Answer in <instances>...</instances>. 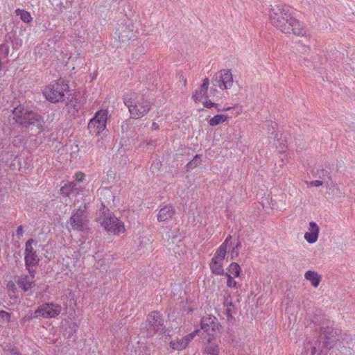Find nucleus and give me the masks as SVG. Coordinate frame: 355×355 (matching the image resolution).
Returning a JSON list of instances; mask_svg holds the SVG:
<instances>
[{
  "label": "nucleus",
  "mask_w": 355,
  "mask_h": 355,
  "mask_svg": "<svg viewBox=\"0 0 355 355\" xmlns=\"http://www.w3.org/2000/svg\"><path fill=\"white\" fill-rule=\"evenodd\" d=\"M10 320V315L5 311H0V323L1 325H6Z\"/></svg>",
  "instance_id": "obj_27"
},
{
  "label": "nucleus",
  "mask_w": 355,
  "mask_h": 355,
  "mask_svg": "<svg viewBox=\"0 0 355 355\" xmlns=\"http://www.w3.org/2000/svg\"><path fill=\"white\" fill-rule=\"evenodd\" d=\"M209 85V80L208 78H205L203 80L202 85L196 90L195 94L193 95V98L196 101H201L202 98H207V90Z\"/></svg>",
  "instance_id": "obj_17"
},
{
  "label": "nucleus",
  "mask_w": 355,
  "mask_h": 355,
  "mask_svg": "<svg viewBox=\"0 0 355 355\" xmlns=\"http://www.w3.org/2000/svg\"><path fill=\"white\" fill-rule=\"evenodd\" d=\"M205 352L211 355H218L219 348L216 345L209 343L205 348Z\"/></svg>",
  "instance_id": "obj_26"
},
{
  "label": "nucleus",
  "mask_w": 355,
  "mask_h": 355,
  "mask_svg": "<svg viewBox=\"0 0 355 355\" xmlns=\"http://www.w3.org/2000/svg\"><path fill=\"white\" fill-rule=\"evenodd\" d=\"M34 274L22 275L18 278L17 284L23 291H28L35 286Z\"/></svg>",
  "instance_id": "obj_15"
},
{
  "label": "nucleus",
  "mask_w": 355,
  "mask_h": 355,
  "mask_svg": "<svg viewBox=\"0 0 355 355\" xmlns=\"http://www.w3.org/2000/svg\"><path fill=\"white\" fill-rule=\"evenodd\" d=\"M8 355H21V354L19 352V351L17 348L11 347L9 349Z\"/></svg>",
  "instance_id": "obj_35"
},
{
  "label": "nucleus",
  "mask_w": 355,
  "mask_h": 355,
  "mask_svg": "<svg viewBox=\"0 0 355 355\" xmlns=\"http://www.w3.org/2000/svg\"><path fill=\"white\" fill-rule=\"evenodd\" d=\"M224 275L227 277V279H233V277L231 276V273H230V272L229 273L226 272Z\"/></svg>",
  "instance_id": "obj_42"
},
{
  "label": "nucleus",
  "mask_w": 355,
  "mask_h": 355,
  "mask_svg": "<svg viewBox=\"0 0 355 355\" xmlns=\"http://www.w3.org/2000/svg\"><path fill=\"white\" fill-rule=\"evenodd\" d=\"M13 118L20 125L27 128L31 125L38 128L44 122L42 116L33 112L25 109L23 105H19L12 111Z\"/></svg>",
  "instance_id": "obj_3"
},
{
  "label": "nucleus",
  "mask_w": 355,
  "mask_h": 355,
  "mask_svg": "<svg viewBox=\"0 0 355 355\" xmlns=\"http://www.w3.org/2000/svg\"><path fill=\"white\" fill-rule=\"evenodd\" d=\"M303 51H304V52H309L310 51V48L309 46H303Z\"/></svg>",
  "instance_id": "obj_43"
},
{
  "label": "nucleus",
  "mask_w": 355,
  "mask_h": 355,
  "mask_svg": "<svg viewBox=\"0 0 355 355\" xmlns=\"http://www.w3.org/2000/svg\"><path fill=\"white\" fill-rule=\"evenodd\" d=\"M209 322L212 323L213 319L211 318H202V321H201V329L207 333H209V331L211 329V327L209 326Z\"/></svg>",
  "instance_id": "obj_28"
},
{
  "label": "nucleus",
  "mask_w": 355,
  "mask_h": 355,
  "mask_svg": "<svg viewBox=\"0 0 355 355\" xmlns=\"http://www.w3.org/2000/svg\"><path fill=\"white\" fill-rule=\"evenodd\" d=\"M226 314L227 315V318H228V320H230V318H232V313H231V310L230 308H227L226 309Z\"/></svg>",
  "instance_id": "obj_40"
},
{
  "label": "nucleus",
  "mask_w": 355,
  "mask_h": 355,
  "mask_svg": "<svg viewBox=\"0 0 355 355\" xmlns=\"http://www.w3.org/2000/svg\"><path fill=\"white\" fill-rule=\"evenodd\" d=\"M98 221L108 232L111 230V214L107 207L103 206L98 213Z\"/></svg>",
  "instance_id": "obj_14"
},
{
  "label": "nucleus",
  "mask_w": 355,
  "mask_h": 355,
  "mask_svg": "<svg viewBox=\"0 0 355 355\" xmlns=\"http://www.w3.org/2000/svg\"><path fill=\"white\" fill-rule=\"evenodd\" d=\"M107 112L104 110L98 111L88 123L87 128L89 132L93 135H98L105 130Z\"/></svg>",
  "instance_id": "obj_12"
},
{
  "label": "nucleus",
  "mask_w": 355,
  "mask_h": 355,
  "mask_svg": "<svg viewBox=\"0 0 355 355\" xmlns=\"http://www.w3.org/2000/svg\"><path fill=\"white\" fill-rule=\"evenodd\" d=\"M195 336V332L191 333L184 338H182L183 343L185 344L186 347H187L189 344V343L194 338Z\"/></svg>",
  "instance_id": "obj_30"
},
{
  "label": "nucleus",
  "mask_w": 355,
  "mask_h": 355,
  "mask_svg": "<svg viewBox=\"0 0 355 355\" xmlns=\"http://www.w3.org/2000/svg\"><path fill=\"white\" fill-rule=\"evenodd\" d=\"M37 243L33 239H28L25 244V263L29 274L35 273V267L37 266L40 258L33 244Z\"/></svg>",
  "instance_id": "obj_9"
},
{
  "label": "nucleus",
  "mask_w": 355,
  "mask_h": 355,
  "mask_svg": "<svg viewBox=\"0 0 355 355\" xmlns=\"http://www.w3.org/2000/svg\"><path fill=\"white\" fill-rule=\"evenodd\" d=\"M33 318H34V313L33 314H30V315H27L26 317H24L23 318V320L25 322V321H27V320H32Z\"/></svg>",
  "instance_id": "obj_38"
},
{
  "label": "nucleus",
  "mask_w": 355,
  "mask_h": 355,
  "mask_svg": "<svg viewBox=\"0 0 355 355\" xmlns=\"http://www.w3.org/2000/svg\"><path fill=\"white\" fill-rule=\"evenodd\" d=\"M16 15L20 17V19L25 23H28L32 20L30 13L24 10H16Z\"/></svg>",
  "instance_id": "obj_23"
},
{
  "label": "nucleus",
  "mask_w": 355,
  "mask_h": 355,
  "mask_svg": "<svg viewBox=\"0 0 355 355\" xmlns=\"http://www.w3.org/2000/svg\"><path fill=\"white\" fill-rule=\"evenodd\" d=\"M16 234L19 237L22 236V234H23V227L22 226H19L17 227Z\"/></svg>",
  "instance_id": "obj_37"
},
{
  "label": "nucleus",
  "mask_w": 355,
  "mask_h": 355,
  "mask_svg": "<svg viewBox=\"0 0 355 355\" xmlns=\"http://www.w3.org/2000/svg\"><path fill=\"white\" fill-rule=\"evenodd\" d=\"M175 209L171 205H166L162 208L157 215V220L159 222L165 221L173 216Z\"/></svg>",
  "instance_id": "obj_18"
},
{
  "label": "nucleus",
  "mask_w": 355,
  "mask_h": 355,
  "mask_svg": "<svg viewBox=\"0 0 355 355\" xmlns=\"http://www.w3.org/2000/svg\"><path fill=\"white\" fill-rule=\"evenodd\" d=\"M62 311V306L55 303H44L34 312V318H54L59 315Z\"/></svg>",
  "instance_id": "obj_10"
},
{
  "label": "nucleus",
  "mask_w": 355,
  "mask_h": 355,
  "mask_svg": "<svg viewBox=\"0 0 355 355\" xmlns=\"http://www.w3.org/2000/svg\"><path fill=\"white\" fill-rule=\"evenodd\" d=\"M320 228L315 222L309 223V232L304 234V239L309 243H314L318 239Z\"/></svg>",
  "instance_id": "obj_16"
},
{
  "label": "nucleus",
  "mask_w": 355,
  "mask_h": 355,
  "mask_svg": "<svg viewBox=\"0 0 355 355\" xmlns=\"http://www.w3.org/2000/svg\"><path fill=\"white\" fill-rule=\"evenodd\" d=\"M322 184H323L322 181H320V180H313V181L310 182L309 184L311 187H319L322 186Z\"/></svg>",
  "instance_id": "obj_34"
},
{
  "label": "nucleus",
  "mask_w": 355,
  "mask_h": 355,
  "mask_svg": "<svg viewBox=\"0 0 355 355\" xmlns=\"http://www.w3.org/2000/svg\"><path fill=\"white\" fill-rule=\"evenodd\" d=\"M230 108V107H227L226 109H225V110H229Z\"/></svg>",
  "instance_id": "obj_45"
},
{
  "label": "nucleus",
  "mask_w": 355,
  "mask_h": 355,
  "mask_svg": "<svg viewBox=\"0 0 355 355\" xmlns=\"http://www.w3.org/2000/svg\"><path fill=\"white\" fill-rule=\"evenodd\" d=\"M237 285V282L233 279H227V286L229 288H236Z\"/></svg>",
  "instance_id": "obj_32"
},
{
  "label": "nucleus",
  "mask_w": 355,
  "mask_h": 355,
  "mask_svg": "<svg viewBox=\"0 0 355 355\" xmlns=\"http://www.w3.org/2000/svg\"><path fill=\"white\" fill-rule=\"evenodd\" d=\"M304 277L309 280L314 288H317L321 281V277L318 272L313 270H308L305 272Z\"/></svg>",
  "instance_id": "obj_20"
},
{
  "label": "nucleus",
  "mask_w": 355,
  "mask_h": 355,
  "mask_svg": "<svg viewBox=\"0 0 355 355\" xmlns=\"http://www.w3.org/2000/svg\"><path fill=\"white\" fill-rule=\"evenodd\" d=\"M86 209V205L85 204L73 211L69 223L73 230L80 232L87 230L88 220L85 214Z\"/></svg>",
  "instance_id": "obj_8"
},
{
  "label": "nucleus",
  "mask_w": 355,
  "mask_h": 355,
  "mask_svg": "<svg viewBox=\"0 0 355 355\" xmlns=\"http://www.w3.org/2000/svg\"><path fill=\"white\" fill-rule=\"evenodd\" d=\"M232 302H229V303L227 304V306H232Z\"/></svg>",
  "instance_id": "obj_44"
},
{
  "label": "nucleus",
  "mask_w": 355,
  "mask_h": 355,
  "mask_svg": "<svg viewBox=\"0 0 355 355\" xmlns=\"http://www.w3.org/2000/svg\"><path fill=\"white\" fill-rule=\"evenodd\" d=\"M228 247L231 248L229 251V256L231 259H234L239 254L241 248V242L239 240H237L236 242H232L231 239L227 245V248Z\"/></svg>",
  "instance_id": "obj_19"
},
{
  "label": "nucleus",
  "mask_w": 355,
  "mask_h": 355,
  "mask_svg": "<svg viewBox=\"0 0 355 355\" xmlns=\"http://www.w3.org/2000/svg\"><path fill=\"white\" fill-rule=\"evenodd\" d=\"M68 90V85L62 79L51 83L43 92L44 96L49 101L55 103L63 99L64 92Z\"/></svg>",
  "instance_id": "obj_6"
},
{
  "label": "nucleus",
  "mask_w": 355,
  "mask_h": 355,
  "mask_svg": "<svg viewBox=\"0 0 355 355\" xmlns=\"http://www.w3.org/2000/svg\"><path fill=\"white\" fill-rule=\"evenodd\" d=\"M152 129L153 130H157V129H159V125L157 123L153 122V124H152Z\"/></svg>",
  "instance_id": "obj_41"
},
{
  "label": "nucleus",
  "mask_w": 355,
  "mask_h": 355,
  "mask_svg": "<svg viewBox=\"0 0 355 355\" xmlns=\"http://www.w3.org/2000/svg\"><path fill=\"white\" fill-rule=\"evenodd\" d=\"M228 271L230 273L233 274L235 277H237L239 276L241 272L240 266L236 262H232L229 266Z\"/></svg>",
  "instance_id": "obj_25"
},
{
  "label": "nucleus",
  "mask_w": 355,
  "mask_h": 355,
  "mask_svg": "<svg viewBox=\"0 0 355 355\" xmlns=\"http://www.w3.org/2000/svg\"><path fill=\"white\" fill-rule=\"evenodd\" d=\"M146 328L148 336H153L156 333H162L164 334L165 336L171 338L169 331L165 330L164 318L159 311H152L148 315Z\"/></svg>",
  "instance_id": "obj_5"
},
{
  "label": "nucleus",
  "mask_w": 355,
  "mask_h": 355,
  "mask_svg": "<svg viewBox=\"0 0 355 355\" xmlns=\"http://www.w3.org/2000/svg\"><path fill=\"white\" fill-rule=\"evenodd\" d=\"M69 328L71 329V331L76 332L77 331L78 326L76 323L73 322L69 324Z\"/></svg>",
  "instance_id": "obj_36"
},
{
  "label": "nucleus",
  "mask_w": 355,
  "mask_h": 355,
  "mask_svg": "<svg viewBox=\"0 0 355 355\" xmlns=\"http://www.w3.org/2000/svg\"><path fill=\"white\" fill-rule=\"evenodd\" d=\"M320 330L322 331L320 338L321 339L324 340H320L315 342V344L311 349V355L326 352L328 349H330L332 347L333 343L334 341L333 339L334 331L331 328L321 327Z\"/></svg>",
  "instance_id": "obj_7"
},
{
  "label": "nucleus",
  "mask_w": 355,
  "mask_h": 355,
  "mask_svg": "<svg viewBox=\"0 0 355 355\" xmlns=\"http://www.w3.org/2000/svg\"><path fill=\"white\" fill-rule=\"evenodd\" d=\"M0 51H5L6 53H8L9 49L6 45L1 44L0 45Z\"/></svg>",
  "instance_id": "obj_39"
},
{
  "label": "nucleus",
  "mask_w": 355,
  "mask_h": 355,
  "mask_svg": "<svg viewBox=\"0 0 355 355\" xmlns=\"http://www.w3.org/2000/svg\"><path fill=\"white\" fill-rule=\"evenodd\" d=\"M170 347L175 350H182L187 347L182 339H177L170 342Z\"/></svg>",
  "instance_id": "obj_24"
},
{
  "label": "nucleus",
  "mask_w": 355,
  "mask_h": 355,
  "mask_svg": "<svg viewBox=\"0 0 355 355\" xmlns=\"http://www.w3.org/2000/svg\"><path fill=\"white\" fill-rule=\"evenodd\" d=\"M85 178V174L83 173H76V180L64 184L60 189V192L63 196H69L71 194L76 195L78 193L77 183L83 182Z\"/></svg>",
  "instance_id": "obj_13"
},
{
  "label": "nucleus",
  "mask_w": 355,
  "mask_h": 355,
  "mask_svg": "<svg viewBox=\"0 0 355 355\" xmlns=\"http://www.w3.org/2000/svg\"><path fill=\"white\" fill-rule=\"evenodd\" d=\"M125 231L123 223L116 217L112 216V234L120 235Z\"/></svg>",
  "instance_id": "obj_21"
},
{
  "label": "nucleus",
  "mask_w": 355,
  "mask_h": 355,
  "mask_svg": "<svg viewBox=\"0 0 355 355\" xmlns=\"http://www.w3.org/2000/svg\"><path fill=\"white\" fill-rule=\"evenodd\" d=\"M115 33L118 35L119 40H121L122 42L125 40V38H130L128 35H123L120 29H118Z\"/></svg>",
  "instance_id": "obj_31"
},
{
  "label": "nucleus",
  "mask_w": 355,
  "mask_h": 355,
  "mask_svg": "<svg viewBox=\"0 0 355 355\" xmlns=\"http://www.w3.org/2000/svg\"><path fill=\"white\" fill-rule=\"evenodd\" d=\"M214 86L222 89H227L233 85V76L230 69H223L214 74L211 79Z\"/></svg>",
  "instance_id": "obj_11"
},
{
  "label": "nucleus",
  "mask_w": 355,
  "mask_h": 355,
  "mask_svg": "<svg viewBox=\"0 0 355 355\" xmlns=\"http://www.w3.org/2000/svg\"><path fill=\"white\" fill-rule=\"evenodd\" d=\"M269 17L271 24L284 33L297 36H304L306 33L304 27L292 16L291 8L286 5L272 6Z\"/></svg>",
  "instance_id": "obj_1"
},
{
  "label": "nucleus",
  "mask_w": 355,
  "mask_h": 355,
  "mask_svg": "<svg viewBox=\"0 0 355 355\" xmlns=\"http://www.w3.org/2000/svg\"><path fill=\"white\" fill-rule=\"evenodd\" d=\"M123 103L129 110L130 117L135 119L145 116L151 107L150 102L143 95L132 92L124 94Z\"/></svg>",
  "instance_id": "obj_2"
},
{
  "label": "nucleus",
  "mask_w": 355,
  "mask_h": 355,
  "mask_svg": "<svg viewBox=\"0 0 355 355\" xmlns=\"http://www.w3.org/2000/svg\"><path fill=\"white\" fill-rule=\"evenodd\" d=\"M227 119V116L225 114H217L212 117L209 121V123L211 126H215L219 124L223 123V122L226 121Z\"/></svg>",
  "instance_id": "obj_22"
},
{
  "label": "nucleus",
  "mask_w": 355,
  "mask_h": 355,
  "mask_svg": "<svg viewBox=\"0 0 355 355\" xmlns=\"http://www.w3.org/2000/svg\"><path fill=\"white\" fill-rule=\"evenodd\" d=\"M201 162V157L200 155H196L194 158L187 164V167L189 169L194 168Z\"/></svg>",
  "instance_id": "obj_29"
},
{
  "label": "nucleus",
  "mask_w": 355,
  "mask_h": 355,
  "mask_svg": "<svg viewBox=\"0 0 355 355\" xmlns=\"http://www.w3.org/2000/svg\"><path fill=\"white\" fill-rule=\"evenodd\" d=\"M232 239L231 235H228L224 242L217 248L213 258L209 263L211 272L216 275H223V261L227 253V245Z\"/></svg>",
  "instance_id": "obj_4"
},
{
  "label": "nucleus",
  "mask_w": 355,
  "mask_h": 355,
  "mask_svg": "<svg viewBox=\"0 0 355 355\" xmlns=\"http://www.w3.org/2000/svg\"><path fill=\"white\" fill-rule=\"evenodd\" d=\"M205 98V101L203 102L205 107H206L207 108H211L216 105L215 103H212L210 100H208L207 97Z\"/></svg>",
  "instance_id": "obj_33"
}]
</instances>
